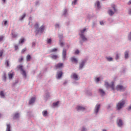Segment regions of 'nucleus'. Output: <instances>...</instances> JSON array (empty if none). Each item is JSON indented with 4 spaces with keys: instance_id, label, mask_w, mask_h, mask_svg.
Segmentation results:
<instances>
[{
    "instance_id": "nucleus-1",
    "label": "nucleus",
    "mask_w": 131,
    "mask_h": 131,
    "mask_svg": "<svg viewBox=\"0 0 131 131\" xmlns=\"http://www.w3.org/2000/svg\"><path fill=\"white\" fill-rule=\"evenodd\" d=\"M35 27L36 29V31H37V33H42L43 31L45 30V26L43 25L41 26V27L39 28V25L38 24L36 23L35 25Z\"/></svg>"
},
{
    "instance_id": "nucleus-2",
    "label": "nucleus",
    "mask_w": 131,
    "mask_h": 131,
    "mask_svg": "<svg viewBox=\"0 0 131 131\" xmlns=\"http://www.w3.org/2000/svg\"><path fill=\"white\" fill-rule=\"evenodd\" d=\"M125 104V101L124 100L120 101L117 104V109L118 110H120L121 108H122L123 107Z\"/></svg>"
},
{
    "instance_id": "nucleus-3",
    "label": "nucleus",
    "mask_w": 131,
    "mask_h": 131,
    "mask_svg": "<svg viewBox=\"0 0 131 131\" xmlns=\"http://www.w3.org/2000/svg\"><path fill=\"white\" fill-rule=\"evenodd\" d=\"M104 85L107 88H110L112 90H115V85L113 82H111L110 84L107 82H105Z\"/></svg>"
},
{
    "instance_id": "nucleus-4",
    "label": "nucleus",
    "mask_w": 131,
    "mask_h": 131,
    "mask_svg": "<svg viewBox=\"0 0 131 131\" xmlns=\"http://www.w3.org/2000/svg\"><path fill=\"white\" fill-rule=\"evenodd\" d=\"M23 66L19 65L18 66V68L20 69V71L22 72V75H23V76L25 78H26L27 77L26 73V71L24 70V69H23Z\"/></svg>"
},
{
    "instance_id": "nucleus-5",
    "label": "nucleus",
    "mask_w": 131,
    "mask_h": 131,
    "mask_svg": "<svg viewBox=\"0 0 131 131\" xmlns=\"http://www.w3.org/2000/svg\"><path fill=\"white\" fill-rule=\"evenodd\" d=\"M11 37L13 38H17L18 36V34L15 33V30H13L11 31Z\"/></svg>"
},
{
    "instance_id": "nucleus-6",
    "label": "nucleus",
    "mask_w": 131,
    "mask_h": 131,
    "mask_svg": "<svg viewBox=\"0 0 131 131\" xmlns=\"http://www.w3.org/2000/svg\"><path fill=\"white\" fill-rule=\"evenodd\" d=\"M116 90L118 91H122L125 90V88H123L122 85H118L116 87Z\"/></svg>"
},
{
    "instance_id": "nucleus-7",
    "label": "nucleus",
    "mask_w": 131,
    "mask_h": 131,
    "mask_svg": "<svg viewBox=\"0 0 131 131\" xmlns=\"http://www.w3.org/2000/svg\"><path fill=\"white\" fill-rule=\"evenodd\" d=\"M85 110V107L81 106H77V110L78 111H83Z\"/></svg>"
},
{
    "instance_id": "nucleus-8",
    "label": "nucleus",
    "mask_w": 131,
    "mask_h": 131,
    "mask_svg": "<svg viewBox=\"0 0 131 131\" xmlns=\"http://www.w3.org/2000/svg\"><path fill=\"white\" fill-rule=\"evenodd\" d=\"M62 66H63V63H58L55 66V67L57 69H60Z\"/></svg>"
},
{
    "instance_id": "nucleus-9",
    "label": "nucleus",
    "mask_w": 131,
    "mask_h": 131,
    "mask_svg": "<svg viewBox=\"0 0 131 131\" xmlns=\"http://www.w3.org/2000/svg\"><path fill=\"white\" fill-rule=\"evenodd\" d=\"M25 41V38L24 37H22L19 41H18V44L20 45V44H23V43H24Z\"/></svg>"
},
{
    "instance_id": "nucleus-10",
    "label": "nucleus",
    "mask_w": 131,
    "mask_h": 131,
    "mask_svg": "<svg viewBox=\"0 0 131 131\" xmlns=\"http://www.w3.org/2000/svg\"><path fill=\"white\" fill-rule=\"evenodd\" d=\"M100 104L96 105L95 107V113L97 114L98 113L100 109Z\"/></svg>"
},
{
    "instance_id": "nucleus-11",
    "label": "nucleus",
    "mask_w": 131,
    "mask_h": 131,
    "mask_svg": "<svg viewBox=\"0 0 131 131\" xmlns=\"http://www.w3.org/2000/svg\"><path fill=\"white\" fill-rule=\"evenodd\" d=\"M62 75H63V73L62 71L58 72L57 74L58 79H60Z\"/></svg>"
},
{
    "instance_id": "nucleus-12",
    "label": "nucleus",
    "mask_w": 131,
    "mask_h": 131,
    "mask_svg": "<svg viewBox=\"0 0 131 131\" xmlns=\"http://www.w3.org/2000/svg\"><path fill=\"white\" fill-rule=\"evenodd\" d=\"M35 101V97H32L31 100L29 101V104H32L33 103H34Z\"/></svg>"
},
{
    "instance_id": "nucleus-13",
    "label": "nucleus",
    "mask_w": 131,
    "mask_h": 131,
    "mask_svg": "<svg viewBox=\"0 0 131 131\" xmlns=\"http://www.w3.org/2000/svg\"><path fill=\"white\" fill-rule=\"evenodd\" d=\"M71 61L72 62H75V63H77V62H78V60L75 57H72L71 58Z\"/></svg>"
},
{
    "instance_id": "nucleus-14",
    "label": "nucleus",
    "mask_w": 131,
    "mask_h": 131,
    "mask_svg": "<svg viewBox=\"0 0 131 131\" xmlns=\"http://www.w3.org/2000/svg\"><path fill=\"white\" fill-rule=\"evenodd\" d=\"M80 36L83 41L87 40V38L85 37V36H84L83 34H80Z\"/></svg>"
},
{
    "instance_id": "nucleus-15",
    "label": "nucleus",
    "mask_w": 131,
    "mask_h": 131,
    "mask_svg": "<svg viewBox=\"0 0 131 131\" xmlns=\"http://www.w3.org/2000/svg\"><path fill=\"white\" fill-rule=\"evenodd\" d=\"M117 124L118 126H121L123 125L122 121L121 119H119Z\"/></svg>"
},
{
    "instance_id": "nucleus-16",
    "label": "nucleus",
    "mask_w": 131,
    "mask_h": 131,
    "mask_svg": "<svg viewBox=\"0 0 131 131\" xmlns=\"http://www.w3.org/2000/svg\"><path fill=\"white\" fill-rule=\"evenodd\" d=\"M14 75V73H9L8 74V77L9 79H12L13 76Z\"/></svg>"
},
{
    "instance_id": "nucleus-17",
    "label": "nucleus",
    "mask_w": 131,
    "mask_h": 131,
    "mask_svg": "<svg viewBox=\"0 0 131 131\" xmlns=\"http://www.w3.org/2000/svg\"><path fill=\"white\" fill-rule=\"evenodd\" d=\"M73 78L74 79H75L76 80H78V75L75 73L73 74Z\"/></svg>"
},
{
    "instance_id": "nucleus-18",
    "label": "nucleus",
    "mask_w": 131,
    "mask_h": 131,
    "mask_svg": "<svg viewBox=\"0 0 131 131\" xmlns=\"http://www.w3.org/2000/svg\"><path fill=\"white\" fill-rule=\"evenodd\" d=\"M62 55H63V58L64 60H65L66 57V49H63Z\"/></svg>"
},
{
    "instance_id": "nucleus-19",
    "label": "nucleus",
    "mask_w": 131,
    "mask_h": 131,
    "mask_svg": "<svg viewBox=\"0 0 131 131\" xmlns=\"http://www.w3.org/2000/svg\"><path fill=\"white\" fill-rule=\"evenodd\" d=\"M6 131H11V125L10 124H7V129Z\"/></svg>"
},
{
    "instance_id": "nucleus-20",
    "label": "nucleus",
    "mask_w": 131,
    "mask_h": 131,
    "mask_svg": "<svg viewBox=\"0 0 131 131\" xmlns=\"http://www.w3.org/2000/svg\"><path fill=\"white\" fill-rule=\"evenodd\" d=\"M99 93L102 96H104L105 95V92L102 89H100L99 90Z\"/></svg>"
},
{
    "instance_id": "nucleus-21",
    "label": "nucleus",
    "mask_w": 131,
    "mask_h": 131,
    "mask_svg": "<svg viewBox=\"0 0 131 131\" xmlns=\"http://www.w3.org/2000/svg\"><path fill=\"white\" fill-rule=\"evenodd\" d=\"M108 13L109 14V15L110 16H112L114 14V12L112 10H110L108 11Z\"/></svg>"
},
{
    "instance_id": "nucleus-22",
    "label": "nucleus",
    "mask_w": 131,
    "mask_h": 131,
    "mask_svg": "<svg viewBox=\"0 0 131 131\" xmlns=\"http://www.w3.org/2000/svg\"><path fill=\"white\" fill-rule=\"evenodd\" d=\"M32 59V56L30 55H28L27 56V61H29Z\"/></svg>"
},
{
    "instance_id": "nucleus-23",
    "label": "nucleus",
    "mask_w": 131,
    "mask_h": 131,
    "mask_svg": "<svg viewBox=\"0 0 131 131\" xmlns=\"http://www.w3.org/2000/svg\"><path fill=\"white\" fill-rule=\"evenodd\" d=\"M85 62L84 61H82V62L80 64L79 68L82 69L83 67L84 66Z\"/></svg>"
},
{
    "instance_id": "nucleus-24",
    "label": "nucleus",
    "mask_w": 131,
    "mask_h": 131,
    "mask_svg": "<svg viewBox=\"0 0 131 131\" xmlns=\"http://www.w3.org/2000/svg\"><path fill=\"white\" fill-rule=\"evenodd\" d=\"M57 51V49L56 48H54L53 49H51L50 51V53H53V52H56Z\"/></svg>"
},
{
    "instance_id": "nucleus-25",
    "label": "nucleus",
    "mask_w": 131,
    "mask_h": 131,
    "mask_svg": "<svg viewBox=\"0 0 131 131\" xmlns=\"http://www.w3.org/2000/svg\"><path fill=\"white\" fill-rule=\"evenodd\" d=\"M124 55H125V59H127L128 58V52L126 51L125 52Z\"/></svg>"
},
{
    "instance_id": "nucleus-26",
    "label": "nucleus",
    "mask_w": 131,
    "mask_h": 131,
    "mask_svg": "<svg viewBox=\"0 0 131 131\" xmlns=\"http://www.w3.org/2000/svg\"><path fill=\"white\" fill-rule=\"evenodd\" d=\"M24 58L23 56H21L19 58H18V62H21L23 61V60H24Z\"/></svg>"
},
{
    "instance_id": "nucleus-27",
    "label": "nucleus",
    "mask_w": 131,
    "mask_h": 131,
    "mask_svg": "<svg viewBox=\"0 0 131 131\" xmlns=\"http://www.w3.org/2000/svg\"><path fill=\"white\" fill-rule=\"evenodd\" d=\"M7 79V76L5 73H4L3 75V79L4 80V81H6Z\"/></svg>"
},
{
    "instance_id": "nucleus-28",
    "label": "nucleus",
    "mask_w": 131,
    "mask_h": 131,
    "mask_svg": "<svg viewBox=\"0 0 131 131\" xmlns=\"http://www.w3.org/2000/svg\"><path fill=\"white\" fill-rule=\"evenodd\" d=\"M51 57L52 59H54V60H56V59H57L58 58V55H52Z\"/></svg>"
},
{
    "instance_id": "nucleus-29",
    "label": "nucleus",
    "mask_w": 131,
    "mask_h": 131,
    "mask_svg": "<svg viewBox=\"0 0 131 131\" xmlns=\"http://www.w3.org/2000/svg\"><path fill=\"white\" fill-rule=\"evenodd\" d=\"M26 13H24V14L23 15L21 16V17H20V20H21L23 19H24L25 17H26Z\"/></svg>"
},
{
    "instance_id": "nucleus-30",
    "label": "nucleus",
    "mask_w": 131,
    "mask_h": 131,
    "mask_svg": "<svg viewBox=\"0 0 131 131\" xmlns=\"http://www.w3.org/2000/svg\"><path fill=\"white\" fill-rule=\"evenodd\" d=\"M19 115L18 113H16L15 114L14 116V119H17L19 118Z\"/></svg>"
},
{
    "instance_id": "nucleus-31",
    "label": "nucleus",
    "mask_w": 131,
    "mask_h": 131,
    "mask_svg": "<svg viewBox=\"0 0 131 131\" xmlns=\"http://www.w3.org/2000/svg\"><path fill=\"white\" fill-rule=\"evenodd\" d=\"M4 52V50H0V57H2L3 56Z\"/></svg>"
},
{
    "instance_id": "nucleus-32",
    "label": "nucleus",
    "mask_w": 131,
    "mask_h": 131,
    "mask_svg": "<svg viewBox=\"0 0 131 131\" xmlns=\"http://www.w3.org/2000/svg\"><path fill=\"white\" fill-rule=\"evenodd\" d=\"M0 95L2 97V98H4L5 97V95H4V92L3 91H1L0 92Z\"/></svg>"
},
{
    "instance_id": "nucleus-33",
    "label": "nucleus",
    "mask_w": 131,
    "mask_h": 131,
    "mask_svg": "<svg viewBox=\"0 0 131 131\" xmlns=\"http://www.w3.org/2000/svg\"><path fill=\"white\" fill-rule=\"evenodd\" d=\"M95 5H97V7L98 8H100V2H96Z\"/></svg>"
},
{
    "instance_id": "nucleus-34",
    "label": "nucleus",
    "mask_w": 131,
    "mask_h": 131,
    "mask_svg": "<svg viewBox=\"0 0 131 131\" xmlns=\"http://www.w3.org/2000/svg\"><path fill=\"white\" fill-rule=\"evenodd\" d=\"M112 8L114 9L115 13L117 11V10L115 8V5H112Z\"/></svg>"
},
{
    "instance_id": "nucleus-35",
    "label": "nucleus",
    "mask_w": 131,
    "mask_h": 131,
    "mask_svg": "<svg viewBox=\"0 0 131 131\" xmlns=\"http://www.w3.org/2000/svg\"><path fill=\"white\" fill-rule=\"evenodd\" d=\"M58 104H59V102H58V101H57V102H54V103H53V106H58Z\"/></svg>"
},
{
    "instance_id": "nucleus-36",
    "label": "nucleus",
    "mask_w": 131,
    "mask_h": 131,
    "mask_svg": "<svg viewBox=\"0 0 131 131\" xmlns=\"http://www.w3.org/2000/svg\"><path fill=\"white\" fill-rule=\"evenodd\" d=\"M47 114H48V112L47 111L43 112V116H45V117L47 116Z\"/></svg>"
},
{
    "instance_id": "nucleus-37",
    "label": "nucleus",
    "mask_w": 131,
    "mask_h": 131,
    "mask_svg": "<svg viewBox=\"0 0 131 131\" xmlns=\"http://www.w3.org/2000/svg\"><path fill=\"white\" fill-rule=\"evenodd\" d=\"M86 31V29H84L83 30H80V32L82 33L81 34H83Z\"/></svg>"
},
{
    "instance_id": "nucleus-38",
    "label": "nucleus",
    "mask_w": 131,
    "mask_h": 131,
    "mask_svg": "<svg viewBox=\"0 0 131 131\" xmlns=\"http://www.w3.org/2000/svg\"><path fill=\"white\" fill-rule=\"evenodd\" d=\"M6 66L8 67L10 66V63H9V61L8 60H6Z\"/></svg>"
},
{
    "instance_id": "nucleus-39",
    "label": "nucleus",
    "mask_w": 131,
    "mask_h": 131,
    "mask_svg": "<svg viewBox=\"0 0 131 131\" xmlns=\"http://www.w3.org/2000/svg\"><path fill=\"white\" fill-rule=\"evenodd\" d=\"M4 38V36H0V41H3Z\"/></svg>"
},
{
    "instance_id": "nucleus-40",
    "label": "nucleus",
    "mask_w": 131,
    "mask_h": 131,
    "mask_svg": "<svg viewBox=\"0 0 131 131\" xmlns=\"http://www.w3.org/2000/svg\"><path fill=\"white\" fill-rule=\"evenodd\" d=\"M15 50L17 51L18 49V46L17 45L14 46Z\"/></svg>"
},
{
    "instance_id": "nucleus-41",
    "label": "nucleus",
    "mask_w": 131,
    "mask_h": 131,
    "mask_svg": "<svg viewBox=\"0 0 131 131\" xmlns=\"http://www.w3.org/2000/svg\"><path fill=\"white\" fill-rule=\"evenodd\" d=\"M107 60H108L110 61H111L113 60L112 57H107Z\"/></svg>"
},
{
    "instance_id": "nucleus-42",
    "label": "nucleus",
    "mask_w": 131,
    "mask_h": 131,
    "mask_svg": "<svg viewBox=\"0 0 131 131\" xmlns=\"http://www.w3.org/2000/svg\"><path fill=\"white\" fill-rule=\"evenodd\" d=\"M52 41V40L51 39H49L48 40H47V43L49 44L51 43Z\"/></svg>"
},
{
    "instance_id": "nucleus-43",
    "label": "nucleus",
    "mask_w": 131,
    "mask_h": 131,
    "mask_svg": "<svg viewBox=\"0 0 131 131\" xmlns=\"http://www.w3.org/2000/svg\"><path fill=\"white\" fill-rule=\"evenodd\" d=\"M77 2V0H74L73 2H72V4L75 5Z\"/></svg>"
},
{
    "instance_id": "nucleus-44",
    "label": "nucleus",
    "mask_w": 131,
    "mask_h": 131,
    "mask_svg": "<svg viewBox=\"0 0 131 131\" xmlns=\"http://www.w3.org/2000/svg\"><path fill=\"white\" fill-rule=\"evenodd\" d=\"M64 45V43L63 42H60V46L61 47H63V46Z\"/></svg>"
},
{
    "instance_id": "nucleus-45",
    "label": "nucleus",
    "mask_w": 131,
    "mask_h": 131,
    "mask_svg": "<svg viewBox=\"0 0 131 131\" xmlns=\"http://www.w3.org/2000/svg\"><path fill=\"white\" fill-rule=\"evenodd\" d=\"M26 51H27V49H26V48H25V49H24L22 50L21 53H25V52H26Z\"/></svg>"
},
{
    "instance_id": "nucleus-46",
    "label": "nucleus",
    "mask_w": 131,
    "mask_h": 131,
    "mask_svg": "<svg viewBox=\"0 0 131 131\" xmlns=\"http://www.w3.org/2000/svg\"><path fill=\"white\" fill-rule=\"evenodd\" d=\"M128 39L131 40V32L130 33V34L128 35Z\"/></svg>"
},
{
    "instance_id": "nucleus-47",
    "label": "nucleus",
    "mask_w": 131,
    "mask_h": 131,
    "mask_svg": "<svg viewBox=\"0 0 131 131\" xmlns=\"http://www.w3.org/2000/svg\"><path fill=\"white\" fill-rule=\"evenodd\" d=\"M79 53V51L77 50L75 51V54H78Z\"/></svg>"
},
{
    "instance_id": "nucleus-48",
    "label": "nucleus",
    "mask_w": 131,
    "mask_h": 131,
    "mask_svg": "<svg viewBox=\"0 0 131 131\" xmlns=\"http://www.w3.org/2000/svg\"><path fill=\"white\" fill-rule=\"evenodd\" d=\"M100 24L101 26H103L104 24V21H100Z\"/></svg>"
},
{
    "instance_id": "nucleus-49",
    "label": "nucleus",
    "mask_w": 131,
    "mask_h": 131,
    "mask_svg": "<svg viewBox=\"0 0 131 131\" xmlns=\"http://www.w3.org/2000/svg\"><path fill=\"white\" fill-rule=\"evenodd\" d=\"M100 81V78H97L96 79V82H98Z\"/></svg>"
},
{
    "instance_id": "nucleus-50",
    "label": "nucleus",
    "mask_w": 131,
    "mask_h": 131,
    "mask_svg": "<svg viewBox=\"0 0 131 131\" xmlns=\"http://www.w3.org/2000/svg\"><path fill=\"white\" fill-rule=\"evenodd\" d=\"M119 55L117 54L116 57V60H118V59H119Z\"/></svg>"
},
{
    "instance_id": "nucleus-51",
    "label": "nucleus",
    "mask_w": 131,
    "mask_h": 131,
    "mask_svg": "<svg viewBox=\"0 0 131 131\" xmlns=\"http://www.w3.org/2000/svg\"><path fill=\"white\" fill-rule=\"evenodd\" d=\"M8 21H4V25L6 26L7 24Z\"/></svg>"
},
{
    "instance_id": "nucleus-52",
    "label": "nucleus",
    "mask_w": 131,
    "mask_h": 131,
    "mask_svg": "<svg viewBox=\"0 0 131 131\" xmlns=\"http://www.w3.org/2000/svg\"><path fill=\"white\" fill-rule=\"evenodd\" d=\"M82 131H85V129L84 128H82Z\"/></svg>"
},
{
    "instance_id": "nucleus-53",
    "label": "nucleus",
    "mask_w": 131,
    "mask_h": 131,
    "mask_svg": "<svg viewBox=\"0 0 131 131\" xmlns=\"http://www.w3.org/2000/svg\"><path fill=\"white\" fill-rule=\"evenodd\" d=\"M128 4L129 5H131V1H130L128 2Z\"/></svg>"
},
{
    "instance_id": "nucleus-54",
    "label": "nucleus",
    "mask_w": 131,
    "mask_h": 131,
    "mask_svg": "<svg viewBox=\"0 0 131 131\" xmlns=\"http://www.w3.org/2000/svg\"><path fill=\"white\" fill-rule=\"evenodd\" d=\"M55 26H56V28L58 27H59V25L58 24H56Z\"/></svg>"
},
{
    "instance_id": "nucleus-55",
    "label": "nucleus",
    "mask_w": 131,
    "mask_h": 131,
    "mask_svg": "<svg viewBox=\"0 0 131 131\" xmlns=\"http://www.w3.org/2000/svg\"><path fill=\"white\" fill-rule=\"evenodd\" d=\"M35 42H32V46H35Z\"/></svg>"
},
{
    "instance_id": "nucleus-56",
    "label": "nucleus",
    "mask_w": 131,
    "mask_h": 131,
    "mask_svg": "<svg viewBox=\"0 0 131 131\" xmlns=\"http://www.w3.org/2000/svg\"><path fill=\"white\" fill-rule=\"evenodd\" d=\"M2 1L5 3L6 2V0H2Z\"/></svg>"
},
{
    "instance_id": "nucleus-57",
    "label": "nucleus",
    "mask_w": 131,
    "mask_h": 131,
    "mask_svg": "<svg viewBox=\"0 0 131 131\" xmlns=\"http://www.w3.org/2000/svg\"><path fill=\"white\" fill-rule=\"evenodd\" d=\"M131 109V106L129 107V110Z\"/></svg>"
},
{
    "instance_id": "nucleus-58",
    "label": "nucleus",
    "mask_w": 131,
    "mask_h": 131,
    "mask_svg": "<svg viewBox=\"0 0 131 131\" xmlns=\"http://www.w3.org/2000/svg\"><path fill=\"white\" fill-rule=\"evenodd\" d=\"M102 131H106V129H104L102 130Z\"/></svg>"
},
{
    "instance_id": "nucleus-59",
    "label": "nucleus",
    "mask_w": 131,
    "mask_h": 131,
    "mask_svg": "<svg viewBox=\"0 0 131 131\" xmlns=\"http://www.w3.org/2000/svg\"><path fill=\"white\" fill-rule=\"evenodd\" d=\"M68 48H69V46H68Z\"/></svg>"
}]
</instances>
